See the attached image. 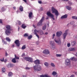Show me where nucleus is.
<instances>
[{
	"instance_id": "obj_1",
	"label": "nucleus",
	"mask_w": 77,
	"mask_h": 77,
	"mask_svg": "<svg viewBox=\"0 0 77 77\" xmlns=\"http://www.w3.org/2000/svg\"><path fill=\"white\" fill-rule=\"evenodd\" d=\"M6 29L5 30V32L6 35H8V36L11 33V30H12L11 29V26L9 25H6Z\"/></svg>"
},
{
	"instance_id": "obj_2",
	"label": "nucleus",
	"mask_w": 77,
	"mask_h": 77,
	"mask_svg": "<svg viewBox=\"0 0 77 77\" xmlns=\"http://www.w3.org/2000/svg\"><path fill=\"white\" fill-rule=\"evenodd\" d=\"M39 33V32L40 35H44V32H43V31L42 30H37L36 29H35L33 33L34 35H36V36L38 38V39H39V36L37 34V33Z\"/></svg>"
},
{
	"instance_id": "obj_3",
	"label": "nucleus",
	"mask_w": 77,
	"mask_h": 77,
	"mask_svg": "<svg viewBox=\"0 0 77 77\" xmlns=\"http://www.w3.org/2000/svg\"><path fill=\"white\" fill-rule=\"evenodd\" d=\"M33 68L36 71H40L42 70V68L38 65H35L33 66Z\"/></svg>"
},
{
	"instance_id": "obj_4",
	"label": "nucleus",
	"mask_w": 77,
	"mask_h": 77,
	"mask_svg": "<svg viewBox=\"0 0 77 77\" xmlns=\"http://www.w3.org/2000/svg\"><path fill=\"white\" fill-rule=\"evenodd\" d=\"M52 13L53 14L55 13V14L57 16L59 15V13L57 10H56L54 7L52 8Z\"/></svg>"
},
{
	"instance_id": "obj_5",
	"label": "nucleus",
	"mask_w": 77,
	"mask_h": 77,
	"mask_svg": "<svg viewBox=\"0 0 77 77\" xmlns=\"http://www.w3.org/2000/svg\"><path fill=\"white\" fill-rule=\"evenodd\" d=\"M47 15L48 17H50L51 18L54 20V15L52 14L50 12V11H48L47 13Z\"/></svg>"
},
{
	"instance_id": "obj_6",
	"label": "nucleus",
	"mask_w": 77,
	"mask_h": 77,
	"mask_svg": "<svg viewBox=\"0 0 77 77\" xmlns=\"http://www.w3.org/2000/svg\"><path fill=\"white\" fill-rule=\"evenodd\" d=\"M24 59L26 61H28V62H33V58L31 57H25Z\"/></svg>"
},
{
	"instance_id": "obj_7",
	"label": "nucleus",
	"mask_w": 77,
	"mask_h": 77,
	"mask_svg": "<svg viewBox=\"0 0 77 77\" xmlns=\"http://www.w3.org/2000/svg\"><path fill=\"white\" fill-rule=\"evenodd\" d=\"M70 62H71L70 60L68 59H66L65 62V64L66 65V66H68V65H70Z\"/></svg>"
},
{
	"instance_id": "obj_8",
	"label": "nucleus",
	"mask_w": 77,
	"mask_h": 77,
	"mask_svg": "<svg viewBox=\"0 0 77 77\" xmlns=\"http://www.w3.org/2000/svg\"><path fill=\"white\" fill-rule=\"evenodd\" d=\"M14 43L17 46V47H19L20 43V41L19 40H17L14 42Z\"/></svg>"
},
{
	"instance_id": "obj_9",
	"label": "nucleus",
	"mask_w": 77,
	"mask_h": 77,
	"mask_svg": "<svg viewBox=\"0 0 77 77\" xmlns=\"http://www.w3.org/2000/svg\"><path fill=\"white\" fill-rule=\"evenodd\" d=\"M43 53L44 54H50V52H49V51L47 49L44 50L43 51Z\"/></svg>"
},
{
	"instance_id": "obj_10",
	"label": "nucleus",
	"mask_w": 77,
	"mask_h": 77,
	"mask_svg": "<svg viewBox=\"0 0 77 77\" xmlns=\"http://www.w3.org/2000/svg\"><path fill=\"white\" fill-rule=\"evenodd\" d=\"M62 33V32L61 31L57 32L56 33V36L57 37H60Z\"/></svg>"
},
{
	"instance_id": "obj_11",
	"label": "nucleus",
	"mask_w": 77,
	"mask_h": 77,
	"mask_svg": "<svg viewBox=\"0 0 77 77\" xmlns=\"http://www.w3.org/2000/svg\"><path fill=\"white\" fill-rule=\"evenodd\" d=\"M69 30L68 29L66 30L65 31L66 32L63 34V37L64 39H65V38H66V35H67V34H68L67 32H68Z\"/></svg>"
},
{
	"instance_id": "obj_12",
	"label": "nucleus",
	"mask_w": 77,
	"mask_h": 77,
	"mask_svg": "<svg viewBox=\"0 0 77 77\" xmlns=\"http://www.w3.org/2000/svg\"><path fill=\"white\" fill-rule=\"evenodd\" d=\"M68 50L69 51H75V48H69Z\"/></svg>"
},
{
	"instance_id": "obj_13",
	"label": "nucleus",
	"mask_w": 77,
	"mask_h": 77,
	"mask_svg": "<svg viewBox=\"0 0 77 77\" xmlns=\"http://www.w3.org/2000/svg\"><path fill=\"white\" fill-rule=\"evenodd\" d=\"M34 62L35 64H40V61L39 60H37L34 61Z\"/></svg>"
},
{
	"instance_id": "obj_14",
	"label": "nucleus",
	"mask_w": 77,
	"mask_h": 77,
	"mask_svg": "<svg viewBox=\"0 0 77 77\" xmlns=\"http://www.w3.org/2000/svg\"><path fill=\"white\" fill-rule=\"evenodd\" d=\"M54 41L55 42L58 43V44H61V41H60V40L59 39V41L57 40L56 38L54 39Z\"/></svg>"
},
{
	"instance_id": "obj_15",
	"label": "nucleus",
	"mask_w": 77,
	"mask_h": 77,
	"mask_svg": "<svg viewBox=\"0 0 77 77\" xmlns=\"http://www.w3.org/2000/svg\"><path fill=\"white\" fill-rule=\"evenodd\" d=\"M70 60H72V61H75V62L77 61V58H75L74 57H72L70 58Z\"/></svg>"
},
{
	"instance_id": "obj_16",
	"label": "nucleus",
	"mask_w": 77,
	"mask_h": 77,
	"mask_svg": "<svg viewBox=\"0 0 77 77\" xmlns=\"http://www.w3.org/2000/svg\"><path fill=\"white\" fill-rule=\"evenodd\" d=\"M42 25V22L40 21L39 22L37 23V26H41Z\"/></svg>"
},
{
	"instance_id": "obj_17",
	"label": "nucleus",
	"mask_w": 77,
	"mask_h": 77,
	"mask_svg": "<svg viewBox=\"0 0 77 77\" xmlns=\"http://www.w3.org/2000/svg\"><path fill=\"white\" fill-rule=\"evenodd\" d=\"M67 18V14H65L61 17V19H63V18Z\"/></svg>"
},
{
	"instance_id": "obj_18",
	"label": "nucleus",
	"mask_w": 77,
	"mask_h": 77,
	"mask_svg": "<svg viewBox=\"0 0 77 77\" xmlns=\"http://www.w3.org/2000/svg\"><path fill=\"white\" fill-rule=\"evenodd\" d=\"M66 8L67 9H68V10H69V11H71V7L69 6H66Z\"/></svg>"
},
{
	"instance_id": "obj_19",
	"label": "nucleus",
	"mask_w": 77,
	"mask_h": 77,
	"mask_svg": "<svg viewBox=\"0 0 77 77\" xmlns=\"http://www.w3.org/2000/svg\"><path fill=\"white\" fill-rule=\"evenodd\" d=\"M8 75L9 77H11L13 75V73L12 72H10L8 73Z\"/></svg>"
},
{
	"instance_id": "obj_20",
	"label": "nucleus",
	"mask_w": 77,
	"mask_h": 77,
	"mask_svg": "<svg viewBox=\"0 0 77 77\" xmlns=\"http://www.w3.org/2000/svg\"><path fill=\"white\" fill-rule=\"evenodd\" d=\"M13 66V65L11 63H9L7 66V67L8 68H11V67H12Z\"/></svg>"
},
{
	"instance_id": "obj_21",
	"label": "nucleus",
	"mask_w": 77,
	"mask_h": 77,
	"mask_svg": "<svg viewBox=\"0 0 77 77\" xmlns=\"http://www.w3.org/2000/svg\"><path fill=\"white\" fill-rule=\"evenodd\" d=\"M27 27L26 26V25L24 24H23L21 26L22 28H23V29H26V27Z\"/></svg>"
},
{
	"instance_id": "obj_22",
	"label": "nucleus",
	"mask_w": 77,
	"mask_h": 77,
	"mask_svg": "<svg viewBox=\"0 0 77 77\" xmlns=\"http://www.w3.org/2000/svg\"><path fill=\"white\" fill-rule=\"evenodd\" d=\"M50 43L51 45H51H54V41H50Z\"/></svg>"
},
{
	"instance_id": "obj_23",
	"label": "nucleus",
	"mask_w": 77,
	"mask_h": 77,
	"mask_svg": "<svg viewBox=\"0 0 77 77\" xmlns=\"http://www.w3.org/2000/svg\"><path fill=\"white\" fill-rule=\"evenodd\" d=\"M45 20V17L44 16H43L41 19V20H40V22H43Z\"/></svg>"
},
{
	"instance_id": "obj_24",
	"label": "nucleus",
	"mask_w": 77,
	"mask_h": 77,
	"mask_svg": "<svg viewBox=\"0 0 77 77\" xmlns=\"http://www.w3.org/2000/svg\"><path fill=\"white\" fill-rule=\"evenodd\" d=\"M32 14H33V13H32V12H30L29 14V18H32Z\"/></svg>"
},
{
	"instance_id": "obj_25",
	"label": "nucleus",
	"mask_w": 77,
	"mask_h": 77,
	"mask_svg": "<svg viewBox=\"0 0 77 77\" xmlns=\"http://www.w3.org/2000/svg\"><path fill=\"white\" fill-rule=\"evenodd\" d=\"M76 44V42L75 41H73L72 42L71 45L72 46H74V45H75Z\"/></svg>"
},
{
	"instance_id": "obj_26",
	"label": "nucleus",
	"mask_w": 77,
	"mask_h": 77,
	"mask_svg": "<svg viewBox=\"0 0 77 77\" xmlns=\"http://www.w3.org/2000/svg\"><path fill=\"white\" fill-rule=\"evenodd\" d=\"M12 62H13V63H15L17 62L15 58H14L12 60Z\"/></svg>"
},
{
	"instance_id": "obj_27",
	"label": "nucleus",
	"mask_w": 77,
	"mask_h": 77,
	"mask_svg": "<svg viewBox=\"0 0 77 77\" xmlns=\"http://www.w3.org/2000/svg\"><path fill=\"white\" fill-rule=\"evenodd\" d=\"M51 49H52V50H54V49H55V46L54 45L51 46Z\"/></svg>"
},
{
	"instance_id": "obj_28",
	"label": "nucleus",
	"mask_w": 77,
	"mask_h": 77,
	"mask_svg": "<svg viewBox=\"0 0 77 77\" xmlns=\"http://www.w3.org/2000/svg\"><path fill=\"white\" fill-rule=\"evenodd\" d=\"M6 11V9H5L4 7H2L1 8V12H4Z\"/></svg>"
},
{
	"instance_id": "obj_29",
	"label": "nucleus",
	"mask_w": 77,
	"mask_h": 77,
	"mask_svg": "<svg viewBox=\"0 0 77 77\" xmlns=\"http://www.w3.org/2000/svg\"><path fill=\"white\" fill-rule=\"evenodd\" d=\"M5 39H6V41H8V42H11V40L9 37H6Z\"/></svg>"
},
{
	"instance_id": "obj_30",
	"label": "nucleus",
	"mask_w": 77,
	"mask_h": 77,
	"mask_svg": "<svg viewBox=\"0 0 77 77\" xmlns=\"http://www.w3.org/2000/svg\"><path fill=\"white\" fill-rule=\"evenodd\" d=\"M20 11H23V7L22 6H20Z\"/></svg>"
},
{
	"instance_id": "obj_31",
	"label": "nucleus",
	"mask_w": 77,
	"mask_h": 77,
	"mask_svg": "<svg viewBox=\"0 0 77 77\" xmlns=\"http://www.w3.org/2000/svg\"><path fill=\"white\" fill-rule=\"evenodd\" d=\"M52 74L53 75H55L57 74V72L54 71L52 72Z\"/></svg>"
},
{
	"instance_id": "obj_32",
	"label": "nucleus",
	"mask_w": 77,
	"mask_h": 77,
	"mask_svg": "<svg viewBox=\"0 0 77 77\" xmlns=\"http://www.w3.org/2000/svg\"><path fill=\"white\" fill-rule=\"evenodd\" d=\"M15 58L14 59H18L19 60L20 59V57L16 55H14Z\"/></svg>"
},
{
	"instance_id": "obj_33",
	"label": "nucleus",
	"mask_w": 77,
	"mask_h": 77,
	"mask_svg": "<svg viewBox=\"0 0 77 77\" xmlns=\"http://www.w3.org/2000/svg\"><path fill=\"white\" fill-rule=\"evenodd\" d=\"M72 18L75 20H77V17L76 16H73L72 17Z\"/></svg>"
},
{
	"instance_id": "obj_34",
	"label": "nucleus",
	"mask_w": 77,
	"mask_h": 77,
	"mask_svg": "<svg viewBox=\"0 0 77 77\" xmlns=\"http://www.w3.org/2000/svg\"><path fill=\"white\" fill-rule=\"evenodd\" d=\"M26 45H23L21 49L22 50H24V49H26Z\"/></svg>"
},
{
	"instance_id": "obj_35",
	"label": "nucleus",
	"mask_w": 77,
	"mask_h": 77,
	"mask_svg": "<svg viewBox=\"0 0 77 77\" xmlns=\"http://www.w3.org/2000/svg\"><path fill=\"white\" fill-rule=\"evenodd\" d=\"M6 71V70L5 69V68H3L2 69V72H5Z\"/></svg>"
},
{
	"instance_id": "obj_36",
	"label": "nucleus",
	"mask_w": 77,
	"mask_h": 77,
	"mask_svg": "<svg viewBox=\"0 0 77 77\" xmlns=\"http://www.w3.org/2000/svg\"><path fill=\"white\" fill-rule=\"evenodd\" d=\"M51 66L53 68H54L55 67V65H54V64L53 63H51Z\"/></svg>"
},
{
	"instance_id": "obj_37",
	"label": "nucleus",
	"mask_w": 77,
	"mask_h": 77,
	"mask_svg": "<svg viewBox=\"0 0 77 77\" xmlns=\"http://www.w3.org/2000/svg\"><path fill=\"white\" fill-rule=\"evenodd\" d=\"M32 35H30L28 36V39H32Z\"/></svg>"
},
{
	"instance_id": "obj_38",
	"label": "nucleus",
	"mask_w": 77,
	"mask_h": 77,
	"mask_svg": "<svg viewBox=\"0 0 77 77\" xmlns=\"http://www.w3.org/2000/svg\"><path fill=\"white\" fill-rule=\"evenodd\" d=\"M44 64L46 66H48V63L47 62H45L44 63Z\"/></svg>"
},
{
	"instance_id": "obj_39",
	"label": "nucleus",
	"mask_w": 77,
	"mask_h": 77,
	"mask_svg": "<svg viewBox=\"0 0 77 77\" xmlns=\"http://www.w3.org/2000/svg\"><path fill=\"white\" fill-rule=\"evenodd\" d=\"M62 55L60 54H56V56L57 57H60V56H61Z\"/></svg>"
},
{
	"instance_id": "obj_40",
	"label": "nucleus",
	"mask_w": 77,
	"mask_h": 77,
	"mask_svg": "<svg viewBox=\"0 0 77 77\" xmlns=\"http://www.w3.org/2000/svg\"><path fill=\"white\" fill-rule=\"evenodd\" d=\"M2 43H3L4 44H7V43L5 41H4L3 40V39L2 40Z\"/></svg>"
},
{
	"instance_id": "obj_41",
	"label": "nucleus",
	"mask_w": 77,
	"mask_h": 77,
	"mask_svg": "<svg viewBox=\"0 0 77 77\" xmlns=\"http://www.w3.org/2000/svg\"><path fill=\"white\" fill-rule=\"evenodd\" d=\"M23 36L24 37H27L28 36V34L27 33H25L24 35H23Z\"/></svg>"
},
{
	"instance_id": "obj_42",
	"label": "nucleus",
	"mask_w": 77,
	"mask_h": 77,
	"mask_svg": "<svg viewBox=\"0 0 77 77\" xmlns=\"http://www.w3.org/2000/svg\"><path fill=\"white\" fill-rule=\"evenodd\" d=\"M4 60H5V58H1L0 59V61L1 62H4Z\"/></svg>"
},
{
	"instance_id": "obj_43",
	"label": "nucleus",
	"mask_w": 77,
	"mask_h": 77,
	"mask_svg": "<svg viewBox=\"0 0 77 77\" xmlns=\"http://www.w3.org/2000/svg\"><path fill=\"white\" fill-rule=\"evenodd\" d=\"M46 29V26H44L42 27V29L43 30H45Z\"/></svg>"
},
{
	"instance_id": "obj_44",
	"label": "nucleus",
	"mask_w": 77,
	"mask_h": 77,
	"mask_svg": "<svg viewBox=\"0 0 77 77\" xmlns=\"http://www.w3.org/2000/svg\"><path fill=\"white\" fill-rule=\"evenodd\" d=\"M21 22L20 21H18V24L19 25H21Z\"/></svg>"
},
{
	"instance_id": "obj_45",
	"label": "nucleus",
	"mask_w": 77,
	"mask_h": 77,
	"mask_svg": "<svg viewBox=\"0 0 77 77\" xmlns=\"http://www.w3.org/2000/svg\"><path fill=\"white\" fill-rule=\"evenodd\" d=\"M38 2L39 4H42V1H38Z\"/></svg>"
},
{
	"instance_id": "obj_46",
	"label": "nucleus",
	"mask_w": 77,
	"mask_h": 77,
	"mask_svg": "<svg viewBox=\"0 0 77 77\" xmlns=\"http://www.w3.org/2000/svg\"><path fill=\"white\" fill-rule=\"evenodd\" d=\"M3 22L2 21V20L0 19V24H2Z\"/></svg>"
},
{
	"instance_id": "obj_47",
	"label": "nucleus",
	"mask_w": 77,
	"mask_h": 77,
	"mask_svg": "<svg viewBox=\"0 0 77 77\" xmlns=\"http://www.w3.org/2000/svg\"><path fill=\"white\" fill-rule=\"evenodd\" d=\"M70 45H71V44H70V43L67 44V47H69Z\"/></svg>"
},
{
	"instance_id": "obj_48",
	"label": "nucleus",
	"mask_w": 77,
	"mask_h": 77,
	"mask_svg": "<svg viewBox=\"0 0 77 77\" xmlns=\"http://www.w3.org/2000/svg\"><path fill=\"white\" fill-rule=\"evenodd\" d=\"M45 77H51L50 76H49L47 75H45Z\"/></svg>"
},
{
	"instance_id": "obj_49",
	"label": "nucleus",
	"mask_w": 77,
	"mask_h": 77,
	"mask_svg": "<svg viewBox=\"0 0 77 77\" xmlns=\"http://www.w3.org/2000/svg\"><path fill=\"white\" fill-rule=\"evenodd\" d=\"M8 56V53H7V52H6V53H5V56L6 57H7V56Z\"/></svg>"
},
{
	"instance_id": "obj_50",
	"label": "nucleus",
	"mask_w": 77,
	"mask_h": 77,
	"mask_svg": "<svg viewBox=\"0 0 77 77\" xmlns=\"http://www.w3.org/2000/svg\"><path fill=\"white\" fill-rule=\"evenodd\" d=\"M40 77H45V75H40Z\"/></svg>"
},
{
	"instance_id": "obj_51",
	"label": "nucleus",
	"mask_w": 77,
	"mask_h": 77,
	"mask_svg": "<svg viewBox=\"0 0 77 77\" xmlns=\"http://www.w3.org/2000/svg\"><path fill=\"white\" fill-rule=\"evenodd\" d=\"M30 68L28 67H26L25 68V69H30Z\"/></svg>"
},
{
	"instance_id": "obj_52",
	"label": "nucleus",
	"mask_w": 77,
	"mask_h": 77,
	"mask_svg": "<svg viewBox=\"0 0 77 77\" xmlns=\"http://www.w3.org/2000/svg\"><path fill=\"white\" fill-rule=\"evenodd\" d=\"M42 10H43V8H42V7H41L40 9V11H42Z\"/></svg>"
},
{
	"instance_id": "obj_53",
	"label": "nucleus",
	"mask_w": 77,
	"mask_h": 77,
	"mask_svg": "<svg viewBox=\"0 0 77 77\" xmlns=\"http://www.w3.org/2000/svg\"><path fill=\"white\" fill-rule=\"evenodd\" d=\"M8 60L7 59H5V60L4 61V62H6V61Z\"/></svg>"
},
{
	"instance_id": "obj_54",
	"label": "nucleus",
	"mask_w": 77,
	"mask_h": 77,
	"mask_svg": "<svg viewBox=\"0 0 77 77\" xmlns=\"http://www.w3.org/2000/svg\"><path fill=\"white\" fill-rule=\"evenodd\" d=\"M25 56V54H22V57H23V56Z\"/></svg>"
},
{
	"instance_id": "obj_55",
	"label": "nucleus",
	"mask_w": 77,
	"mask_h": 77,
	"mask_svg": "<svg viewBox=\"0 0 77 77\" xmlns=\"http://www.w3.org/2000/svg\"><path fill=\"white\" fill-rule=\"evenodd\" d=\"M70 24H74V22H70Z\"/></svg>"
},
{
	"instance_id": "obj_56",
	"label": "nucleus",
	"mask_w": 77,
	"mask_h": 77,
	"mask_svg": "<svg viewBox=\"0 0 77 77\" xmlns=\"http://www.w3.org/2000/svg\"><path fill=\"white\" fill-rule=\"evenodd\" d=\"M14 46H15V45H14V44H13L12 45V47L14 48Z\"/></svg>"
},
{
	"instance_id": "obj_57",
	"label": "nucleus",
	"mask_w": 77,
	"mask_h": 77,
	"mask_svg": "<svg viewBox=\"0 0 77 77\" xmlns=\"http://www.w3.org/2000/svg\"><path fill=\"white\" fill-rule=\"evenodd\" d=\"M23 2H25V3L27 2V1H26V0H23Z\"/></svg>"
},
{
	"instance_id": "obj_58",
	"label": "nucleus",
	"mask_w": 77,
	"mask_h": 77,
	"mask_svg": "<svg viewBox=\"0 0 77 77\" xmlns=\"http://www.w3.org/2000/svg\"><path fill=\"white\" fill-rule=\"evenodd\" d=\"M48 17H47L46 18V20H48Z\"/></svg>"
},
{
	"instance_id": "obj_59",
	"label": "nucleus",
	"mask_w": 77,
	"mask_h": 77,
	"mask_svg": "<svg viewBox=\"0 0 77 77\" xmlns=\"http://www.w3.org/2000/svg\"><path fill=\"white\" fill-rule=\"evenodd\" d=\"M13 8L15 10V9H16V7H13Z\"/></svg>"
},
{
	"instance_id": "obj_60",
	"label": "nucleus",
	"mask_w": 77,
	"mask_h": 77,
	"mask_svg": "<svg viewBox=\"0 0 77 77\" xmlns=\"http://www.w3.org/2000/svg\"><path fill=\"white\" fill-rule=\"evenodd\" d=\"M45 35H48V32H46L45 34Z\"/></svg>"
},
{
	"instance_id": "obj_61",
	"label": "nucleus",
	"mask_w": 77,
	"mask_h": 77,
	"mask_svg": "<svg viewBox=\"0 0 77 77\" xmlns=\"http://www.w3.org/2000/svg\"><path fill=\"white\" fill-rule=\"evenodd\" d=\"M55 34H53V37H54V36H55Z\"/></svg>"
},
{
	"instance_id": "obj_62",
	"label": "nucleus",
	"mask_w": 77,
	"mask_h": 77,
	"mask_svg": "<svg viewBox=\"0 0 77 77\" xmlns=\"http://www.w3.org/2000/svg\"><path fill=\"white\" fill-rule=\"evenodd\" d=\"M17 14H18V11H16Z\"/></svg>"
},
{
	"instance_id": "obj_63",
	"label": "nucleus",
	"mask_w": 77,
	"mask_h": 77,
	"mask_svg": "<svg viewBox=\"0 0 77 77\" xmlns=\"http://www.w3.org/2000/svg\"><path fill=\"white\" fill-rule=\"evenodd\" d=\"M33 27H34V28H35V26L34 25H33Z\"/></svg>"
},
{
	"instance_id": "obj_64",
	"label": "nucleus",
	"mask_w": 77,
	"mask_h": 77,
	"mask_svg": "<svg viewBox=\"0 0 77 77\" xmlns=\"http://www.w3.org/2000/svg\"><path fill=\"white\" fill-rule=\"evenodd\" d=\"M75 75H77V72H75Z\"/></svg>"
}]
</instances>
